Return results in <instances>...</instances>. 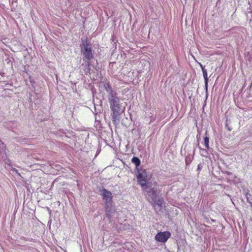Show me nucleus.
<instances>
[{"label": "nucleus", "instance_id": "1", "mask_svg": "<svg viewBox=\"0 0 252 252\" xmlns=\"http://www.w3.org/2000/svg\"><path fill=\"white\" fill-rule=\"evenodd\" d=\"M113 103V107L111 110L113 112V121L115 125L117 121H119L121 108L120 107V100L118 97L114 95L111 91V103Z\"/></svg>", "mask_w": 252, "mask_h": 252}, {"label": "nucleus", "instance_id": "2", "mask_svg": "<svg viewBox=\"0 0 252 252\" xmlns=\"http://www.w3.org/2000/svg\"><path fill=\"white\" fill-rule=\"evenodd\" d=\"M136 177L137 182L141 186L142 189H147L148 175L146 170L143 169H138L136 170Z\"/></svg>", "mask_w": 252, "mask_h": 252}, {"label": "nucleus", "instance_id": "3", "mask_svg": "<svg viewBox=\"0 0 252 252\" xmlns=\"http://www.w3.org/2000/svg\"><path fill=\"white\" fill-rule=\"evenodd\" d=\"M81 53L87 60H91L93 58L92 47L89 45L87 40L82 41L80 46Z\"/></svg>", "mask_w": 252, "mask_h": 252}, {"label": "nucleus", "instance_id": "4", "mask_svg": "<svg viewBox=\"0 0 252 252\" xmlns=\"http://www.w3.org/2000/svg\"><path fill=\"white\" fill-rule=\"evenodd\" d=\"M100 192L103 199L105 201L106 214L109 218V215L110 212V208L109 206L110 205V192L105 189L100 190Z\"/></svg>", "mask_w": 252, "mask_h": 252}, {"label": "nucleus", "instance_id": "5", "mask_svg": "<svg viewBox=\"0 0 252 252\" xmlns=\"http://www.w3.org/2000/svg\"><path fill=\"white\" fill-rule=\"evenodd\" d=\"M171 236L169 231H163L158 232L155 236V240L160 243H165Z\"/></svg>", "mask_w": 252, "mask_h": 252}, {"label": "nucleus", "instance_id": "6", "mask_svg": "<svg viewBox=\"0 0 252 252\" xmlns=\"http://www.w3.org/2000/svg\"><path fill=\"white\" fill-rule=\"evenodd\" d=\"M154 197H151V199L152 200L153 206L156 209V207L157 206H158L159 208H160L162 206V204L164 202V200L160 196H159L157 194Z\"/></svg>", "mask_w": 252, "mask_h": 252}, {"label": "nucleus", "instance_id": "7", "mask_svg": "<svg viewBox=\"0 0 252 252\" xmlns=\"http://www.w3.org/2000/svg\"><path fill=\"white\" fill-rule=\"evenodd\" d=\"M143 190H144V191L145 190L147 192L148 195L150 197H154V196L157 194V191H158L157 189H155L154 187H149L148 185H147V188L145 189H143Z\"/></svg>", "mask_w": 252, "mask_h": 252}, {"label": "nucleus", "instance_id": "8", "mask_svg": "<svg viewBox=\"0 0 252 252\" xmlns=\"http://www.w3.org/2000/svg\"><path fill=\"white\" fill-rule=\"evenodd\" d=\"M131 162L135 164L136 170L139 169V167L141 164V161L138 157H133L131 159Z\"/></svg>", "mask_w": 252, "mask_h": 252}, {"label": "nucleus", "instance_id": "9", "mask_svg": "<svg viewBox=\"0 0 252 252\" xmlns=\"http://www.w3.org/2000/svg\"><path fill=\"white\" fill-rule=\"evenodd\" d=\"M0 153L2 155V157L6 156V151L4 143L0 139Z\"/></svg>", "mask_w": 252, "mask_h": 252}, {"label": "nucleus", "instance_id": "10", "mask_svg": "<svg viewBox=\"0 0 252 252\" xmlns=\"http://www.w3.org/2000/svg\"><path fill=\"white\" fill-rule=\"evenodd\" d=\"M204 146L207 149H209V138L208 136L204 137Z\"/></svg>", "mask_w": 252, "mask_h": 252}, {"label": "nucleus", "instance_id": "11", "mask_svg": "<svg viewBox=\"0 0 252 252\" xmlns=\"http://www.w3.org/2000/svg\"><path fill=\"white\" fill-rule=\"evenodd\" d=\"M118 219V213L115 211H112V206L111 205V219Z\"/></svg>", "mask_w": 252, "mask_h": 252}, {"label": "nucleus", "instance_id": "12", "mask_svg": "<svg viewBox=\"0 0 252 252\" xmlns=\"http://www.w3.org/2000/svg\"><path fill=\"white\" fill-rule=\"evenodd\" d=\"M203 75L204 79V81H208L207 71L206 69H203L202 70Z\"/></svg>", "mask_w": 252, "mask_h": 252}, {"label": "nucleus", "instance_id": "13", "mask_svg": "<svg viewBox=\"0 0 252 252\" xmlns=\"http://www.w3.org/2000/svg\"><path fill=\"white\" fill-rule=\"evenodd\" d=\"M229 123H228V120H226L225 127L228 131H230L232 128L229 126Z\"/></svg>", "mask_w": 252, "mask_h": 252}, {"label": "nucleus", "instance_id": "14", "mask_svg": "<svg viewBox=\"0 0 252 252\" xmlns=\"http://www.w3.org/2000/svg\"><path fill=\"white\" fill-rule=\"evenodd\" d=\"M204 83H205V90L207 91L208 90V81H204Z\"/></svg>", "mask_w": 252, "mask_h": 252}, {"label": "nucleus", "instance_id": "15", "mask_svg": "<svg viewBox=\"0 0 252 252\" xmlns=\"http://www.w3.org/2000/svg\"><path fill=\"white\" fill-rule=\"evenodd\" d=\"M202 166L201 165V163L197 165V171H199L200 170H201L202 169Z\"/></svg>", "mask_w": 252, "mask_h": 252}, {"label": "nucleus", "instance_id": "16", "mask_svg": "<svg viewBox=\"0 0 252 252\" xmlns=\"http://www.w3.org/2000/svg\"><path fill=\"white\" fill-rule=\"evenodd\" d=\"M198 64H199V65L200 67H201V69H202V71L203 70V69H206L205 68L204 66H203V65L201 63H198Z\"/></svg>", "mask_w": 252, "mask_h": 252}, {"label": "nucleus", "instance_id": "17", "mask_svg": "<svg viewBox=\"0 0 252 252\" xmlns=\"http://www.w3.org/2000/svg\"><path fill=\"white\" fill-rule=\"evenodd\" d=\"M246 199L247 201L251 204V206L252 207V201L250 199L249 197Z\"/></svg>", "mask_w": 252, "mask_h": 252}, {"label": "nucleus", "instance_id": "18", "mask_svg": "<svg viewBox=\"0 0 252 252\" xmlns=\"http://www.w3.org/2000/svg\"><path fill=\"white\" fill-rule=\"evenodd\" d=\"M250 196V194H249V192H246V193L245 196H246V198H248V197H249Z\"/></svg>", "mask_w": 252, "mask_h": 252}, {"label": "nucleus", "instance_id": "19", "mask_svg": "<svg viewBox=\"0 0 252 252\" xmlns=\"http://www.w3.org/2000/svg\"><path fill=\"white\" fill-rule=\"evenodd\" d=\"M89 65H90V64H89V63H88V64H87V65H86V66H87V68H89Z\"/></svg>", "mask_w": 252, "mask_h": 252}, {"label": "nucleus", "instance_id": "20", "mask_svg": "<svg viewBox=\"0 0 252 252\" xmlns=\"http://www.w3.org/2000/svg\"><path fill=\"white\" fill-rule=\"evenodd\" d=\"M202 150H203V151H204L206 152V151L205 150H203V149H202Z\"/></svg>", "mask_w": 252, "mask_h": 252}]
</instances>
